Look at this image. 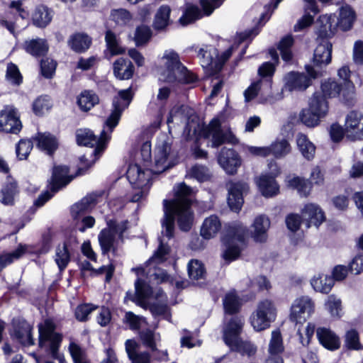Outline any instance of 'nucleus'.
Here are the masks:
<instances>
[{"mask_svg": "<svg viewBox=\"0 0 363 363\" xmlns=\"http://www.w3.org/2000/svg\"><path fill=\"white\" fill-rule=\"evenodd\" d=\"M132 100L131 89L121 90L113 100V111L105 123L99 138H96L92 131L88 129H79L76 133L77 144L84 146H96L94 150L80 157L82 166L91 167L101 157L111 138L113 128L118 125L123 111L126 108Z\"/></svg>", "mask_w": 363, "mask_h": 363, "instance_id": "1", "label": "nucleus"}, {"mask_svg": "<svg viewBox=\"0 0 363 363\" xmlns=\"http://www.w3.org/2000/svg\"><path fill=\"white\" fill-rule=\"evenodd\" d=\"M174 192L173 199L163 201L164 216L162 221V234L167 238L173 236L174 218L183 231L189 230L194 222L193 212L191 210L192 189L184 183H181L174 187Z\"/></svg>", "mask_w": 363, "mask_h": 363, "instance_id": "2", "label": "nucleus"}, {"mask_svg": "<svg viewBox=\"0 0 363 363\" xmlns=\"http://www.w3.org/2000/svg\"><path fill=\"white\" fill-rule=\"evenodd\" d=\"M132 270L138 277L135 283V294L133 301L144 308H150L153 315H164L167 317L169 313L167 296L161 291L153 294L150 286L142 280V277L149 274L150 271L143 267L133 268Z\"/></svg>", "mask_w": 363, "mask_h": 363, "instance_id": "3", "label": "nucleus"}, {"mask_svg": "<svg viewBox=\"0 0 363 363\" xmlns=\"http://www.w3.org/2000/svg\"><path fill=\"white\" fill-rule=\"evenodd\" d=\"M157 72L159 79L163 82L188 84L196 80V77L182 64L179 55L173 50L164 52Z\"/></svg>", "mask_w": 363, "mask_h": 363, "instance_id": "4", "label": "nucleus"}, {"mask_svg": "<svg viewBox=\"0 0 363 363\" xmlns=\"http://www.w3.org/2000/svg\"><path fill=\"white\" fill-rule=\"evenodd\" d=\"M333 21H334V16L331 15H324L319 18L320 33L313 58L315 66H325L331 62L332 44L328 41V38L334 33L336 28V24Z\"/></svg>", "mask_w": 363, "mask_h": 363, "instance_id": "5", "label": "nucleus"}, {"mask_svg": "<svg viewBox=\"0 0 363 363\" xmlns=\"http://www.w3.org/2000/svg\"><path fill=\"white\" fill-rule=\"evenodd\" d=\"M243 325V318H233L224 328L223 339L231 350L242 354L251 355L255 353L256 347L250 342L241 340L239 337Z\"/></svg>", "mask_w": 363, "mask_h": 363, "instance_id": "6", "label": "nucleus"}, {"mask_svg": "<svg viewBox=\"0 0 363 363\" xmlns=\"http://www.w3.org/2000/svg\"><path fill=\"white\" fill-rule=\"evenodd\" d=\"M107 228L103 229L99 234L98 239L102 254L116 253L119 247V240H122L123 233L128 228V222L107 220Z\"/></svg>", "mask_w": 363, "mask_h": 363, "instance_id": "7", "label": "nucleus"}, {"mask_svg": "<svg viewBox=\"0 0 363 363\" xmlns=\"http://www.w3.org/2000/svg\"><path fill=\"white\" fill-rule=\"evenodd\" d=\"M247 235V228L242 223H235L229 227L227 235L223 240L225 245L223 257L225 261L232 262L240 256L241 245Z\"/></svg>", "mask_w": 363, "mask_h": 363, "instance_id": "8", "label": "nucleus"}, {"mask_svg": "<svg viewBox=\"0 0 363 363\" xmlns=\"http://www.w3.org/2000/svg\"><path fill=\"white\" fill-rule=\"evenodd\" d=\"M237 47L238 45H232L220 55H219L218 50L213 46L206 45L201 48L198 56L201 67L210 75L218 72Z\"/></svg>", "mask_w": 363, "mask_h": 363, "instance_id": "9", "label": "nucleus"}, {"mask_svg": "<svg viewBox=\"0 0 363 363\" xmlns=\"http://www.w3.org/2000/svg\"><path fill=\"white\" fill-rule=\"evenodd\" d=\"M55 325L52 320L47 319L39 324V346L49 350L52 357L60 363H67L64 357L59 353L58 348L62 341V336L55 332Z\"/></svg>", "mask_w": 363, "mask_h": 363, "instance_id": "10", "label": "nucleus"}, {"mask_svg": "<svg viewBox=\"0 0 363 363\" xmlns=\"http://www.w3.org/2000/svg\"><path fill=\"white\" fill-rule=\"evenodd\" d=\"M328 111L329 106L326 99L320 94L315 93L310 99L308 108L303 109L299 118L306 126L315 127L328 115Z\"/></svg>", "mask_w": 363, "mask_h": 363, "instance_id": "11", "label": "nucleus"}, {"mask_svg": "<svg viewBox=\"0 0 363 363\" xmlns=\"http://www.w3.org/2000/svg\"><path fill=\"white\" fill-rule=\"evenodd\" d=\"M151 169H145L138 163L129 165L126 177L130 184L140 189L131 199L133 202L139 201L146 194L148 189Z\"/></svg>", "mask_w": 363, "mask_h": 363, "instance_id": "12", "label": "nucleus"}, {"mask_svg": "<svg viewBox=\"0 0 363 363\" xmlns=\"http://www.w3.org/2000/svg\"><path fill=\"white\" fill-rule=\"evenodd\" d=\"M176 163V155L171 145L164 139H160L156 145L154 155V166L151 171L160 174L173 167Z\"/></svg>", "mask_w": 363, "mask_h": 363, "instance_id": "13", "label": "nucleus"}, {"mask_svg": "<svg viewBox=\"0 0 363 363\" xmlns=\"http://www.w3.org/2000/svg\"><path fill=\"white\" fill-rule=\"evenodd\" d=\"M306 72L309 77L304 74L291 72L284 77V89L289 91H303L311 84V79H315L322 75V72L316 70L311 66H306Z\"/></svg>", "mask_w": 363, "mask_h": 363, "instance_id": "14", "label": "nucleus"}, {"mask_svg": "<svg viewBox=\"0 0 363 363\" xmlns=\"http://www.w3.org/2000/svg\"><path fill=\"white\" fill-rule=\"evenodd\" d=\"M68 172V168L65 166L55 167L53 169L52 176L49 183L51 192L45 191L35 201V204L38 206H43L60 188L66 186L69 182H70L72 178L67 176Z\"/></svg>", "mask_w": 363, "mask_h": 363, "instance_id": "15", "label": "nucleus"}, {"mask_svg": "<svg viewBox=\"0 0 363 363\" xmlns=\"http://www.w3.org/2000/svg\"><path fill=\"white\" fill-rule=\"evenodd\" d=\"M311 182L307 180L294 177L288 178L286 182L289 187L296 189L301 196H307L311 191V184L321 185L323 184L324 177L318 167L312 169L310 177Z\"/></svg>", "mask_w": 363, "mask_h": 363, "instance_id": "16", "label": "nucleus"}, {"mask_svg": "<svg viewBox=\"0 0 363 363\" xmlns=\"http://www.w3.org/2000/svg\"><path fill=\"white\" fill-rule=\"evenodd\" d=\"M315 311V303L308 296L296 298L290 310L289 318L296 323H304Z\"/></svg>", "mask_w": 363, "mask_h": 363, "instance_id": "17", "label": "nucleus"}, {"mask_svg": "<svg viewBox=\"0 0 363 363\" xmlns=\"http://www.w3.org/2000/svg\"><path fill=\"white\" fill-rule=\"evenodd\" d=\"M21 128L18 110L12 106H6L0 111V129L6 133H17Z\"/></svg>", "mask_w": 363, "mask_h": 363, "instance_id": "18", "label": "nucleus"}, {"mask_svg": "<svg viewBox=\"0 0 363 363\" xmlns=\"http://www.w3.org/2000/svg\"><path fill=\"white\" fill-rule=\"evenodd\" d=\"M271 169V174L273 177L262 175L256 180V184L261 191L262 194L265 197H272L279 192V186L274 179V177L279 174V169L276 163L271 162L269 164Z\"/></svg>", "mask_w": 363, "mask_h": 363, "instance_id": "19", "label": "nucleus"}, {"mask_svg": "<svg viewBox=\"0 0 363 363\" xmlns=\"http://www.w3.org/2000/svg\"><path fill=\"white\" fill-rule=\"evenodd\" d=\"M345 135L352 140L363 138V116L357 111L350 112L345 118Z\"/></svg>", "mask_w": 363, "mask_h": 363, "instance_id": "20", "label": "nucleus"}, {"mask_svg": "<svg viewBox=\"0 0 363 363\" xmlns=\"http://www.w3.org/2000/svg\"><path fill=\"white\" fill-rule=\"evenodd\" d=\"M202 135L204 138H211V146L213 147H218L225 142L233 143L234 138L231 133L224 135L220 130V122L218 118H213L209 125L206 127Z\"/></svg>", "mask_w": 363, "mask_h": 363, "instance_id": "21", "label": "nucleus"}, {"mask_svg": "<svg viewBox=\"0 0 363 363\" xmlns=\"http://www.w3.org/2000/svg\"><path fill=\"white\" fill-rule=\"evenodd\" d=\"M283 338L279 329L271 333V338L268 345L269 357L266 363H284L280 354L284 352Z\"/></svg>", "mask_w": 363, "mask_h": 363, "instance_id": "22", "label": "nucleus"}, {"mask_svg": "<svg viewBox=\"0 0 363 363\" xmlns=\"http://www.w3.org/2000/svg\"><path fill=\"white\" fill-rule=\"evenodd\" d=\"M248 186L245 182H229L228 184V203L233 211H239L243 204L242 193Z\"/></svg>", "mask_w": 363, "mask_h": 363, "instance_id": "23", "label": "nucleus"}, {"mask_svg": "<svg viewBox=\"0 0 363 363\" xmlns=\"http://www.w3.org/2000/svg\"><path fill=\"white\" fill-rule=\"evenodd\" d=\"M12 338L16 339L23 345H33L31 335V327L25 320H13L12 328L10 330Z\"/></svg>", "mask_w": 363, "mask_h": 363, "instance_id": "24", "label": "nucleus"}, {"mask_svg": "<svg viewBox=\"0 0 363 363\" xmlns=\"http://www.w3.org/2000/svg\"><path fill=\"white\" fill-rule=\"evenodd\" d=\"M218 163L228 174H233L240 166L241 160L233 150L223 148L218 157Z\"/></svg>", "mask_w": 363, "mask_h": 363, "instance_id": "25", "label": "nucleus"}, {"mask_svg": "<svg viewBox=\"0 0 363 363\" xmlns=\"http://www.w3.org/2000/svg\"><path fill=\"white\" fill-rule=\"evenodd\" d=\"M303 219L306 221V227L311 225L318 227L325 219L324 212L315 203H309L304 206L301 210Z\"/></svg>", "mask_w": 363, "mask_h": 363, "instance_id": "26", "label": "nucleus"}, {"mask_svg": "<svg viewBox=\"0 0 363 363\" xmlns=\"http://www.w3.org/2000/svg\"><path fill=\"white\" fill-rule=\"evenodd\" d=\"M270 220L264 215L257 216L252 224L251 235L255 241L257 242H264L267 240V232L270 228Z\"/></svg>", "mask_w": 363, "mask_h": 363, "instance_id": "27", "label": "nucleus"}, {"mask_svg": "<svg viewBox=\"0 0 363 363\" xmlns=\"http://www.w3.org/2000/svg\"><path fill=\"white\" fill-rule=\"evenodd\" d=\"M320 343L330 350H336L340 347L339 337L331 330L326 328H319L316 331Z\"/></svg>", "mask_w": 363, "mask_h": 363, "instance_id": "28", "label": "nucleus"}, {"mask_svg": "<svg viewBox=\"0 0 363 363\" xmlns=\"http://www.w3.org/2000/svg\"><path fill=\"white\" fill-rule=\"evenodd\" d=\"M221 228V223L218 216L215 215L206 218L201 228L200 234L204 239L214 238Z\"/></svg>", "mask_w": 363, "mask_h": 363, "instance_id": "29", "label": "nucleus"}, {"mask_svg": "<svg viewBox=\"0 0 363 363\" xmlns=\"http://www.w3.org/2000/svg\"><path fill=\"white\" fill-rule=\"evenodd\" d=\"M29 245L20 244L18 247L10 252H3L0 255V272L7 265L19 259L23 255L30 252Z\"/></svg>", "mask_w": 363, "mask_h": 363, "instance_id": "30", "label": "nucleus"}, {"mask_svg": "<svg viewBox=\"0 0 363 363\" xmlns=\"http://www.w3.org/2000/svg\"><path fill=\"white\" fill-rule=\"evenodd\" d=\"M18 193L16 182L13 178H8L7 182L3 186L1 191L0 201L4 205L12 206Z\"/></svg>", "mask_w": 363, "mask_h": 363, "instance_id": "31", "label": "nucleus"}, {"mask_svg": "<svg viewBox=\"0 0 363 363\" xmlns=\"http://www.w3.org/2000/svg\"><path fill=\"white\" fill-rule=\"evenodd\" d=\"M134 72V66L130 61L119 58L113 63L114 75L119 79H128Z\"/></svg>", "mask_w": 363, "mask_h": 363, "instance_id": "32", "label": "nucleus"}, {"mask_svg": "<svg viewBox=\"0 0 363 363\" xmlns=\"http://www.w3.org/2000/svg\"><path fill=\"white\" fill-rule=\"evenodd\" d=\"M23 48L30 55L34 57H40L48 52V45L44 39H31L25 41Z\"/></svg>", "mask_w": 363, "mask_h": 363, "instance_id": "33", "label": "nucleus"}, {"mask_svg": "<svg viewBox=\"0 0 363 363\" xmlns=\"http://www.w3.org/2000/svg\"><path fill=\"white\" fill-rule=\"evenodd\" d=\"M91 44V39L86 34L77 33L72 35L68 40V45L76 52H84Z\"/></svg>", "mask_w": 363, "mask_h": 363, "instance_id": "34", "label": "nucleus"}, {"mask_svg": "<svg viewBox=\"0 0 363 363\" xmlns=\"http://www.w3.org/2000/svg\"><path fill=\"white\" fill-rule=\"evenodd\" d=\"M296 140L298 149L303 157L308 160H312L315 153V146L314 144L303 133H298L296 135Z\"/></svg>", "mask_w": 363, "mask_h": 363, "instance_id": "35", "label": "nucleus"}, {"mask_svg": "<svg viewBox=\"0 0 363 363\" xmlns=\"http://www.w3.org/2000/svg\"><path fill=\"white\" fill-rule=\"evenodd\" d=\"M52 18V11L47 6L40 5L35 8L32 19L34 25L44 28L50 23Z\"/></svg>", "mask_w": 363, "mask_h": 363, "instance_id": "36", "label": "nucleus"}, {"mask_svg": "<svg viewBox=\"0 0 363 363\" xmlns=\"http://www.w3.org/2000/svg\"><path fill=\"white\" fill-rule=\"evenodd\" d=\"M35 140L38 147L42 150L46 151L48 154H51L57 147V140L55 137L50 133H38Z\"/></svg>", "mask_w": 363, "mask_h": 363, "instance_id": "37", "label": "nucleus"}, {"mask_svg": "<svg viewBox=\"0 0 363 363\" xmlns=\"http://www.w3.org/2000/svg\"><path fill=\"white\" fill-rule=\"evenodd\" d=\"M269 147L270 155H272L276 159L283 158L291 151V146L286 139L277 140Z\"/></svg>", "mask_w": 363, "mask_h": 363, "instance_id": "38", "label": "nucleus"}, {"mask_svg": "<svg viewBox=\"0 0 363 363\" xmlns=\"http://www.w3.org/2000/svg\"><path fill=\"white\" fill-rule=\"evenodd\" d=\"M99 102V99L98 96L91 91L82 92L77 99V104L83 111H89L95 105L98 104Z\"/></svg>", "mask_w": 363, "mask_h": 363, "instance_id": "39", "label": "nucleus"}, {"mask_svg": "<svg viewBox=\"0 0 363 363\" xmlns=\"http://www.w3.org/2000/svg\"><path fill=\"white\" fill-rule=\"evenodd\" d=\"M356 16L354 11L350 6H342L340 9V17L337 25L343 30H349Z\"/></svg>", "mask_w": 363, "mask_h": 363, "instance_id": "40", "label": "nucleus"}, {"mask_svg": "<svg viewBox=\"0 0 363 363\" xmlns=\"http://www.w3.org/2000/svg\"><path fill=\"white\" fill-rule=\"evenodd\" d=\"M171 9L168 6H162L157 10L153 23V27L157 30L164 29L169 23Z\"/></svg>", "mask_w": 363, "mask_h": 363, "instance_id": "41", "label": "nucleus"}, {"mask_svg": "<svg viewBox=\"0 0 363 363\" xmlns=\"http://www.w3.org/2000/svg\"><path fill=\"white\" fill-rule=\"evenodd\" d=\"M311 285L316 291L327 294L334 285V279L330 277L321 275L314 277L311 280Z\"/></svg>", "mask_w": 363, "mask_h": 363, "instance_id": "42", "label": "nucleus"}, {"mask_svg": "<svg viewBox=\"0 0 363 363\" xmlns=\"http://www.w3.org/2000/svg\"><path fill=\"white\" fill-rule=\"evenodd\" d=\"M105 40L107 49L111 56L121 55L125 52V48L120 45L118 38L112 31L108 30L106 32Z\"/></svg>", "mask_w": 363, "mask_h": 363, "instance_id": "43", "label": "nucleus"}, {"mask_svg": "<svg viewBox=\"0 0 363 363\" xmlns=\"http://www.w3.org/2000/svg\"><path fill=\"white\" fill-rule=\"evenodd\" d=\"M255 311H260L262 315L272 322H274L276 319L277 308L270 300L265 299L259 301Z\"/></svg>", "mask_w": 363, "mask_h": 363, "instance_id": "44", "label": "nucleus"}, {"mask_svg": "<svg viewBox=\"0 0 363 363\" xmlns=\"http://www.w3.org/2000/svg\"><path fill=\"white\" fill-rule=\"evenodd\" d=\"M255 311H260L262 315L272 322H274L276 319L277 308L270 300L265 299L259 301Z\"/></svg>", "mask_w": 363, "mask_h": 363, "instance_id": "45", "label": "nucleus"}, {"mask_svg": "<svg viewBox=\"0 0 363 363\" xmlns=\"http://www.w3.org/2000/svg\"><path fill=\"white\" fill-rule=\"evenodd\" d=\"M272 322L261 313L260 311H255L250 317V323L255 330L259 332L269 328Z\"/></svg>", "mask_w": 363, "mask_h": 363, "instance_id": "46", "label": "nucleus"}, {"mask_svg": "<svg viewBox=\"0 0 363 363\" xmlns=\"http://www.w3.org/2000/svg\"><path fill=\"white\" fill-rule=\"evenodd\" d=\"M95 203L94 196H86L80 202L74 204L72 207V214L74 218H77L81 213L88 211Z\"/></svg>", "mask_w": 363, "mask_h": 363, "instance_id": "47", "label": "nucleus"}, {"mask_svg": "<svg viewBox=\"0 0 363 363\" xmlns=\"http://www.w3.org/2000/svg\"><path fill=\"white\" fill-rule=\"evenodd\" d=\"M6 79L9 83L16 86L20 85L23 82V77L18 67L12 62L7 65Z\"/></svg>", "mask_w": 363, "mask_h": 363, "instance_id": "48", "label": "nucleus"}, {"mask_svg": "<svg viewBox=\"0 0 363 363\" xmlns=\"http://www.w3.org/2000/svg\"><path fill=\"white\" fill-rule=\"evenodd\" d=\"M223 306L225 313L233 314L238 311L240 303L235 292L227 294L223 299Z\"/></svg>", "mask_w": 363, "mask_h": 363, "instance_id": "49", "label": "nucleus"}, {"mask_svg": "<svg viewBox=\"0 0 363 363\" xmlns=\"http://www.w3.org/2000/svg\"><path fill=\"white\" fill-rule=\"evenodd\" d=\"M55 260L60 271L67 267L70 260V255L65 245L57 248Z\"/></svg>", "mask_w": 363, "mask_h": 363, "instance_id": "50", "label": "nucleus"}, {"mask_svg": "<svg viewBox=\"0 0 363 363\" xmlns=\"http://www.w3.org/2000/svg\"><path fill=\"white\" fill-rule=\"evenodd\" d=\"M188 273L190 279L198 280L205 275V269L203 264L197 260H191L188 264Z\"/></svg>", "mask_w": 363, "mask_h": 363, "instance_id": "51", "label": "nucleus"}, {"mask_svg": "<svg viewBox=\"0 0 363 363\" xmlns=\"http://www.w3.org/2000/svg\"><path fill=\"white\" fill-rule=\"evenodd\" d=\"M169 249L167 245H164L163 240H160V246L154 255L147 262V267L153 264H160L167 259Z\"/></svg>", "mask_w": 363, "mask_h": 363, "instance_id": "52", "label": "nucleus"}, {"mask_svg": "<svg viewBox=\"0 0 363 363\" xmlns=\"http://www.w3.org/2000/svg\"><path fill=\"white\" fill-rule=\"evenodd\" d=\"M50 100L47 96H40L33 103V111L37 116H42L51 108Z\"/></svg>", "mask_w": 363, "mask_h": 363, "instance_id": "53", "label": "nucleus"}, {"mask_svg": "<svg viewBox=\"0 0 363 363\" xmlns=\"http://www.w3.org/2000/svg\"><path fill=\"white\" fill-rule=\"evenodd\" d=\"M186 177L194 178L199 182H203L210 178L208 169L201 165L193 166L186 174Z\"/></svg>", "mask_w": 363, "mask_h": 363, "instance_id": "54", "label": "nucleus"}, {"mask_svg": "<svg viewBox=\"0 0 363 363\" xmlns=\"http://www.w3.org/2000/svg\"><path fill=\"white\" fill-rule=\"evenodd\" d=\"M202 16L198 7L189 6L182 16L179 18V23L182 26H186L194 21L200 18Z\"/></svg>", "mask_w": 363, "mask_h": 363, "instance_id": "55", "label": "nucleus"}, {"mask_svg": "<svg viewBox=\"0 0 363 363\" xmlns=\"http://www.w3.org/2000/svg\"><path fill=\"white\" fill-rule=\"evenodd\" d=\"M294 43V39L291 35H286L283 38L279 44V50L280 51L282 59L284 61H289L291 59L292 54L291 51V48Z\"/></svg>", "mask_w": 363, "mask_h": 363, "instance_id": "56", "label": "nucleus"}, {"mask_svg": "<svg viewBox=\"0 0 363 363\" xmlns=\"http://www.w3.org/2000/svg\"><path fill=\"white\" fill-rule=\"evenodd\" d=\"M111 19L119 26L128 24L132 19L129 11L123 9H114L111 13Z\"/></svg>", "mask_w": 363, "mask_h": 363, "instance_id": "57", "label": "nucleus"}, {"mask_svg": "<svg viewBox=\"0 0 363 363\" xmlns=\"http://www.w3.org/2000/svg\"><path fill=\"white\" fill-rule=\"evenodd\" d=\"M185 112H187V114L189 115L190 117H192L193 111L186 106L172 108L169 113V117L167 118V123L169 124L174 123L175 121H182L186 119V116L184 115Z\"/></svg>", "mask_w": 363, "mask_h": 363, "instance_id": "58", "label": "nucleus"}, {"mask_svg": "<svg viewBox=\"0 0 363 363\" xmlns=\"http://www.w3.org/2000/svg\"><path fill=\"white\" fill-rule=\"evenodd\" d=\"M345 347L349 350H358L362 348L359 334L355 330H348L345 337Z\"/></svg>", "mask_w": 363, "mask_h": 363, "instance_id": "59", "label": "nucleus"}, {"mask_svg": "<svg viewBox=\"0 0 363 363\" xmlns=\"http://www.w3.org/2000/svg\"><path fill=\"white\" fill-rule=\"evenodd\" d=\"M327 310L333 317H340L342 313V306L340 299L333 295L328 296L325 303Z\"/></svg>", "mask_w": 363, "mask_h": 363, "instance_id": "60", "label": "nucleus"}, {"mask_svg": "<svg viewBox=\"0 0 363 363\" xmlns=\"http://www.w3.org/2000/svg\"><path fill=\"white\" fill-rule=\"evenodd\" d=\"M323 94L328 97H335L340 94V87L334 80H328L321 85Z\"/></svg>", "mask_w": 363, "mask_h": 363, "instance_id": "61", "label": "nucleus"}, {"mask_svg": "<svg viewBox=\"0 0 363 363\" xmlns=\"http://www.w3.org/2000/svg\"><path fill=\"white\" fill-rule=\"evenodd\" d=\"M33 143L30 140H21L16 147V155L19 160H26L33 149Z\"/></svg>", "mask_w": 363, "mask_h": 363, "instance_id": "62", "label": "nucleus"}, {"mask_svg": "<svg viewBox=\"0 0 363 363\" xmlns=\"http://www.w3.org/2000/svg\"><path fill=\"white\" fill-rule=\"evenodd\" d=\"M151 37V30L149 27L142 26L136 29L135 34V42L136 45H142L146 43Z\"/></svg>", "mask_w": 363, "mask_h": 363, "instance_id": "63", "label": "nucleus"}, {"mask_svg": "<svg viewBox=\"0 0 363 363\" xmlns=\"http://www.w3.org/2000/svg\"><path fill=\"white\" fill-rule=\"evenodd\" d=\"M96 308V306L92 304H81L75 309V317L79 321H86L89 315Z\"/></svg>", "mask_w": 363, "mask_h": 363, "instance_id": "64", "label": "nucleus"}]
</instances>
